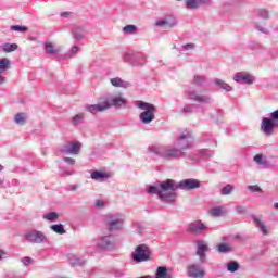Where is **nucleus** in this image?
Returning <instances> with one entry per match:
<instances>
[{
    "instance_id": "nucleus-2",
    "label": "nucleus",
    "mask_w": 278,
    "mask_h": 278,
    "mask_svg": "<svg viewBox=\"0 0 278 278\" xmlns=\"http://www.w3.org/2000/svg\"><path fill=\"white\" fill-rule=\"evenodd\" d=\"M188 138H190L189 132L184 131L178 138V146L180 149L169 148L162 153V157L165 160H177L179 157H185L186 151L190 149V142L187 141Z\"/></svg>"
},
{
    "instance_id": "nucleus-29",
    "label": "nucleus",
    "mask_w": 278,
    "mask_h": 278,
    "mask_svg": "<svg viewBox=\"0 0 278 278\" xmlns=\"http://www.w3.org/2000/svg\"><path fill=\"white\" fill-rule=\"evenodd\" d=\"M123 31L124 34H136L138 31V27H136V25L129 24L123 28Z\"/></svg>"
},
{
    "instance_id": "nucleus-30",
    "label": "nucleus",
    "mask_w": 278,
    "mask_h": 278,
    "mask_svg": "<svg viewBox=\"0 0 278 278\" xmlns=\"http://www.w3.org/2000/svg\"><path fill=\"white\" fill-rule=\"evenodd\" d=\"M46 52L50 55H55V53H58V49L53 47V43H46Z\"/></svg>"
},
{
    "instance_id": "nucleus-46",
    "label": "nucleus",
    "mask_w": 278,
    "mask_h": 278,
    "mask_svg": "<svg viewBox=\"0 0 278 278\" xmlns=\"http://www.w3.org/2000/svg\"><path fill=\"white\" fill-rule=\"evenodd\" d=\"M5 83V77L0 75V84H4Z\"/></svg>"
},
{
    "instance_id": "nucleus-37",
    "label": "nucleus",
    "mask_w": 278,
    "mask_h": 278,
    "mask_svg": "<svg viewBox=\"0 0 278 278\" xmlns=\"http://www.w3.org/2000/svg\"><path fill=\"white\" fill-rule=\"evenodd\" d=\"M12 31H28L29 28L21 25L11 26Z\"/></svg>"
},
{
    "instance_id": "nucleus-20",
    "label": "nucleus",
    "mask_w": 278,
    "mask_h": 278,
    "mask_svg": "<svg viewBox=\"0 0 278 278\" xmlns=\"http://www.w3.org/2000/svg\"><path fill=\"white\" fill-rule=\"evenodd\" d=\"M108 226L111 230L121 229V227H123V220L118 218L111 219L108 222Z\"/></svg>"
},
{
    "instance_id": "nucleus-12",
    "label": "nucleus",
    "mask_w": 278,
    "mask_h": 278,
    "mask_svg": "<svg viewBox=\"0 0 278 278\" xmlns=\"http://www.w3.org/2000/svg\"><path fill=\"white\" fill-rule=\"evenodd\" d=\"M207 229V226L201 222H193L189 225V231L191 233H203Z\"/></svg>"
},
{
    "instance_id": "nucleus-42",
    "label": "nucleus",
    "mask_w": 278,
    "mask_h": 278,
    "mask_svg": "<svg viewBox=\"0 0 278 278\" xmlns=\"http://www.w3.org/2000/svg\"><path fill=\"white\" fill-rule=\"evenodd\" d=\"M104 204H105V203L103 202V200H98V201L96 202V206H97V207H103Z\"/></svg>"
},
{
    "instance_id": "nucleus-40",
    "label": "nucleus",
    "mask_w": 278,
    "mask_h": 278,
    "mask_svg": "<svg viewBox=\"0 0 278 278\" xmlns=\"http://www.w3.org/2000/svg\"><path fill=\"white\" fill-rule=\"evenodd\" d=\"M22 262H23V264H24L25 266H29V264H31L33 260H31V257H24V258L22 260Z\"/></svg>"
},
{
    "instance_id": "nucleus-13",
    "label": "nucleus",
    "mask_w": 278,
    "mask_h": 278,
    "mask_svg": "<svg viewBox=\"0 0 278 278\" xmlns=\"http://www.w3.org/2000/svg\"><path fill=\"white\" fill-rule=\"evenodd\" d=\"M189 99L197 101V103H207V101H210V97L199 92H191Z\"/></svg>"
},
{
    "instance_id": "nucleus-6",
    "label": "nucleus",
    "mask_w": 278,
    "mask_h": 278,
    "mask_svg": "<svg viewBox=\"0 0 278 278\" xmlns=\"http://www.w3.org/2000/svg\"><path fill=\"white\" fill-rule=\"evenodd\" d=\"M79 151H81V143L79 141L66 143L61 150L62 153L70 155H79Z\"/></svg>"
},
{
    "instance_id": "nucleus-21",
    "label": "nucleus",
    "mask_w": 278,
    "mask_h": 278,
    "mask_svg": "<svg viewBox=\"0 0 278 278\" xmlns=\"http://www.w3.org/2000/svg\"><path fill=\"white\" fill-rule=\"evenodd\" d=\"M11 61L8 58L0 59V75L1 73H5V71H9Z\"/></svg>"
},
{
    "instance_id": "nucleus-43",
    "label": "nucleus",
    "mask_w": 278,
    "mask_h": 278,
    "mask_svg": "<svg viewBox=\"0 0 278 278\" xmlns=\"http://www.w3.org/2000/svg\"><path fill=\"white\" fill-rule=\"evenodd\" d=\"M194 81H195V84H201V81H203V77L202 76H195Z\"/></svg>"
},
{
    "instance_id": "nucleus-5",
    "label": "nucleus",
    "mask_w": 278,
    "mask_h": 278,
    "mask_svg": "<svg viewBox=\"0 0 278 278\" xmlns=\"http://www.w3.org/2000/svg\"><path fill=\"white\" fill-rule=\"evenodd\" d=\"M274 130H275V119L264 117L261 123V131H263L265 136H273Z\"/></svg>"
},
{
    "instance_id": "nucleus-27",
    "label": "nucleus",
    "mask_w": 278,
    "mask_h": 278,
    "mask_svg": "<svg viewBox=\"0 0 278 278\" xmlns=\"http://www.w3.org/2000/svg\"><path fill=\"white\" fill-rule=\"evenodd\" d=\"M52 231L55 233H60L61 236L66 233V230L64 229V225L62 224H55L51 226Z\"/></svg>"
},
{
    "instance_id": "nucleus-39",
    "label": "nucleus",
    "mask_w": 278,
    "mask_h": 278,
    "mask_svg": "<svg viewBox=\"0 0 278 278\" xmlns=\"http://www.w3.org/2000/svg\"><path fill=\"white\" fill-rule=\"evenodd\" d=\"M254 162H256V164H264L262 154H256L254 156Z\"/></svg>"
},
{
    "instance_id": "nucleus-44",
    "label": "nucleus",
    "mask_w": 278,
    "mask_h": 278,
    "mask_svg": "<svg viewBox=\"0 0 278 278\" xmlns=\"http://www.w3.org/2000/svg\"><path fill=\"white\" fill-rule=\"evenodd\" d=\"M68 16H71V12H63V13H61V17L62 18H66Z\"/></svg>"
},
{
    "instance_id": "nucleus-36",
    "label": "nucleus",
    "mask_w": 278,
    "mask_h": 278,
    "mask_svg": "<svg viewBox=\"0 0 278 278\" xmlns=\"http://www.w3.org/2000/svg\"><path fill=\"white\" fill-rule=\"evenodd\" d=\"M229 251H231V249L229 248V245H227V243H220L218 245V252L219 253H227Z\"/></svg>"
},
{
    "instance_id": "nucleus-15",
    "label": "nucleus",
    "mask_w": 278,
    "mask_h": 278,
    "mask_svg": "<svg viewBox=\"0 0 278 278\" xmlns=\"http://www.w3.org/2000/svg\"><path fill=\"white\" fill-rule=\"evenodd\" d=\"M156 27H164V29H173L175 27V22H170V20H160L155 23Z\"/></svg>"
},
{
    "instance_id": "nucleus-45",
    "label": "nucleus",
    "mask_w": 278,
    "mask_h": 278,
    "mask_svg": "<svg viewBox=\"0 0 278 278\" xmlns=\"http://www.w3.org/2000/svg\"><path fill=\"white\" fill-rule=\"evenodd\" d=\"M185 49H194V43H188L184 46Z\"/></svg>"
},
{
    "instance_id": "nucleus-32",
    "label": "nucleus",
    "mask_w": 278,
    "mask_h": 278,
    "mask_svg": "<svg viewBox=\"0 0 278 278\" xmlns=\"http://www.w3.org/2000/svg\"><path fill=\"white\" fill-rule=\"evenodd\" d=\"M110 244H112V242L105 238H101L99 239V247H101V249H108V247H110Z\"/></svg>"
},
{
    "instance_id": "nucleus-25",
    "label": "nucleus",
    "mask_w": 278,
    "mask_h": 278,
    "mask_svg": "<svg viewBox=\"0 0 278 278\" xmlns=\"http://www.w3.org/2000/svg\"><path fill=\"white\" fill-rule=\"evenodd\" d=\"M216 86H219L223 90H226V92H231L232 88L229 86V84L223 81L222 79H215Z\"/></svg>"
},
{
    "instance_id": "nucleus-33",
    "label": "nucleus",
    "mask_w": 278,
    "mask_h": 278,
    "mask_svg": "<svg viewBox=\"0 0 278 278\" xmlns=\"http://www.w3.org/2000/svg\"><path fill=\"white\" fill-rule=\"evenodd\" d=\"M43 218H45L46 220H55V219L59 218V215H58V213H55V212H50V213L43 215Z\"/></svg>"
},
{
    "instance_id": "nucleus-3",
    "label": "nucleus",
    "mask_w": 278,
    "mask_h": 278,
    "mask_svg": "<svg viewBox=\"0 0 278 278\" xmlns=\"http://www.w3.org/2000/svg\"><path fill=\"white\" fill-rule=\"evenodd\" d=\"M139 110H143V112L139 115V118L143 125H149L152 121H155V105L149 102H139Z\"/></svg>"
},
{
    "instance_id": "nucleus-47",
    "label": "nucleus",
    "mask_w": 278,
    "mask_h": 278,
    "mask_svg": "<svg viewBox=\"0 0 278 278\" xmlns=\"http://www.w3.org/2000/svg\"><path fill=\"white\" fill-rule=\"evenodd\" d=\"M77 51H78V48L75 46V47L72 49V52H73V53H77Z\"/></svg>"
},
{
    "instance_id": "nucleus-4",
    "label": "nucleus",
    "mask_w": 278,
    "mask_h": 278,
    "mask_svg": "<svg viewBox=\"0 0 278 278\" xmlns=\"http://www.w3.org/2000/svg\"><path fill=\"white\" fill-rule=\"evenodd\" d=\"M151 257V251L147 244H140L132 253V260L137 263L147 262Z\"/></svg>"
},
{
    "instance_id": "nucleus-24",
    "label": "nucleus",
    "mask_w": 278,
    "mask_h": 278,
    "mask_svg": "<svg viewBox=\"0 0 278 278\" xmlns=\"http://www.w3.org/2000/svg\"><path fill=\"white\" fill-rule=\"evenodd\" d=\"M4 53H12V51H16L18 49V45L16 43H4L2 46Z\"/></svg>"
},
{
    "instance_id": "nucleus-38",
    "label": "nucleus",
    "mask_w": 278,
    "mask_h": 278,
    "mask_svg": "<svg viewBox=\"0 0 278 278\" xmlns=\"http://www.w3.org/2000/svg\"><path fill=\"white\" fill-rule=\"evenodd\" d=\"M248 190H250V192H261V193L263 192L262 188H260V186H257V185L249 186Z\"/></svg>"
},
{
    "instance_id": "nucleus-7",
    "label": "nucleus",
    "mask_w": 278,
    "mask_h": 278,
    "mask_svg": "<svg viewBox=\"0 0 278 278\" xmlns=\"http://www.w3.org/2000/svg\"><path fill=\"white\" fill-rule=\"evenodd\" d=\"M188 277L192 278H203L205 277V270L201 269L199 266L191 264L187 267Z\"/></svg>"
},
{
    "instance_id": "nucleus-17",
    "label": "nucleus",
    "mask_w": 278,
    "mask_h": 278,
    "mask_svg": "<svg viewBox=\"0 0 278 278\" xmlns=\"http://www.w3.org/2000/svg\"><path fill=\"white\" fill-rule=\"evenodd\" d=\"M125 103H127V100H125V98L119 96L117 98L111 99V101L109 102V105L110 108H112V105L114 108H121V105H125Z\"/></svg>"
},
{
    "instance_id": "nucleus-10",
    "label": "nucleus",
    "mask_w": 278,
    "mask_h": 278,
    "mask_svg": "<svg viewBox=\"0 0 278 278\" xmlns=\"http://www.w3.org/2000/svg\"><path fill=\"white\" fill-rule=\"evenodd\" d=\"M253 222L255 223L256 227L262 231L264 236H268V226L262 218V216L257 217L255 215L252 216Z\"/></svg>"
},
{
    "instance_id": "nucleus-48",
    "label": "nucleus",
    "mask_w": 278,
    "mask_h": 278,
    "mask_svg": "<svg viewBox=\"0 0 278 278\" xmlns=\"http://www.w3.org/2000/svg\"><path fill=\"white\" fill-rule=\"evenodd\" d=\"M3 170V165L0 164V172Z\"/></svg>"
},
{
    "instance_id": "nucleus-41",
    "label": "nucleus",
    "mask_w": 278,
    "mask_h": 278,
    "mask_svg": "<svg viewBox=\"0 0 278 278\" xmlns=\"http://www.w3.org/2000/svg\"><path fill=\"white\" fill-rule=\"evenodd\" d=\"M64 162H67V164H75V160L72 157H65Z\"/></svg>"
},
{
    "instance_id": "nucleus-11",
    "label": "nucleus",
    "mask_w": 278,
    "mask_h": 278,
    "mask_svg": "<svg viewBox=\"0 0 278 278\" xmlns=\"http://www.w3.org/2000/svg\"><path fill=\"white\" fill-rule=\"evenodd\" d=\"M235 81H244V84H253V77L247 72H239L233 77Z\"/></svg>"
},
{
    "instance_id": "nucleus-8",
    "label": "nucleus",
    "mask_w": 278,
    "mask_h": 278,
    "mask_svg": "<svg viewBox=\"0 0 278 278\" xmlns=\"http://www.w3.org/2000/svg\"><path fill=\"white\" fill-rule=\"evenodd\" d=\"M201 182L197 179H185L179 182L178 188H182V190H194L200 188Z\"/></svg>"
},
{
    "instance_id": "nucleus-18",
    "label": "nucleus",
    "mask_w": 278,
    "mask_h": 278,
    "mask_svg": "<svg viewBox=\"0 0 278 278\" xmlns=\"http://www.w3.org/2000/svg\"><path fill=\"white\" fill-rule=\"evenodd\" d=\"M110 175L105 172L96 170L91 174V179H94L96 181H103L104 179H108Z\"/></svg>"
},
{
    "instance_id": "nucleus-9",
    "label": "nucleus",
    "mask_w": 278,
    "mask_h": 278,
    "mask_svg": "<svg viewBox=\"0 0 278 278\" xmlns=\"http://www.w3.org/2000/svg\"><path fill=\"white\" fill-rule=\"evenodd\" d=\"M87 112L94 114L96 112H105V110H110V101H104L100 104H92L86 106Z\"/></svg>"
},
{
    "instance_id": "nucleus-26",
    "label": "nucleus",
    "mask_w": 278,
    "mask_h": 278,
    "mask_svg": "<svg viewBox=\"0 0 278 278\" xmlns=\"http://www.w3.org/2000/svg\"><path fill=\"white\" fill-rule=\"evenodd\" d=\"M111 84L112 86H114L115 88H126L125 86V81L118 77L116 78H112L111 79Z\"/></svg>"
},
{
    "instance_id": "nucleus-19",
    "label": "nucleus",
    "mask_w": 278,
    "mask_h": 278,
    "mask_svg": "<svg viewBox=\"0 0 278 278\" xmlns=\"http://www.w3.org/2000/svg\"><path fill=\"white\" fill-rule=\"evenodd\" d=\"M205 251H207V244L199 243L197 255H199L201 262H205Z\"/></svg>"
},
{
    "instance_id": "nucleus-16",
    "label": "nucleus",
    "mask_w": 278,
    "mask_h": 278,
    "mask_svg": "<svg viewBox=\"0 0 278 278\" xmlns=\"http://www.w3.org/2000/svg\"><path fill=\"white\" fill-rule=\"evenodd\" d=\"M202 3H207V0H186V5L188 10H194L202 5Z\"/></svg>"
},
{
    "instance_id": "nucleus-22",
    "label": "nucleus",
    "mask_w": 278,
    "mask_h": 278,
    "mask_svg": "<svg viewBox=\"0 0 278 278\" xmlns=\"http://www.w3.org/2000/svg\"><path fill=\"white\" fill-rule=\"evenodd\" d=\"M211 216H223L225 214V207L218 206V207H213L208 211Z\"/></svg>"
},
{
    "instance_id": "nucleus-31",
    "label": "nucleus",
    "mask_w": 278,
    "mask_h": 278,
    "mask_svg": "<svg viewBox=\"0 0 278 278\" xmlns=\"http://www.w3.org/2000/svg\"><path fill=\"white\" fill-rule=\"evenodd\" d=\"M84 121V113H78L72 118L73 125H79Z\"/></svg>"
},
{
    "instance_id": "nucleus-35",
    "label": "nucleus",
    "mask_w": 278,
    "mask_h": 278,
    "mask_svg": "<svg viewBox=\"0 0 278 278\" xmlns=\"http://www.w3.org/2000/svg\"><path fill=\"white\" fill-rule=\"evenodd\" d=\"M231 192H233V187L231 185L222 188V194L224 195L231 194Z\"/></svg>"
},
{
    "instance_id": "nucleus-34",
    "label": "nucleus",
    "mask_w": 278,
    "mask_h": 278,
    "mask_svg": "<svg viewBox=\"0 0 278 278\" xmlns=\"http://www.w3.org/2000/svg\"><path fill=\"white\" fill-rule=\"evenodd\" d=\"M238 268H240V265L238 263H236V262L228 263L229 273H236V270H238Z\"/></svg>"
},
{
    "instance_id": "nucleus-28",
    "label": "nucleus",
    "mask_w": 278,
    "mask_h": 278,
    "mask_svg": "<svg viewBox=\"0 0 278 278\" xmlns=\"http://www.w3.org/2000/svg\"><path fill=\"white\" fill-rule=\"evenodd\" d=\"M14 122H15L17 125H25V123H27V119L25 118V113H17V114L15 115Z\"/></svg>"
},
{
    "instance_id": "nucleus-1",
    "label": "nucleus",
    "mask_w": 278,
    "mask_h": 278,
    "mask_svg": "<svg viewBox=\"0 0 278 278\" xmlns=\"http://www.w3.org/2000/svg\"><path fill=\"white\" fill-rule=\"evenodd\" d=\"M179 188V185L173 179H167L160 184L159 187L151 186L148 189V194H159L161 201L165 203H173L177 199L175 190Z\"/></svg>"
},
{
    "instance_id": "nucleus-14",
    "label": "nucleus",
    "mask_w": 278,
    "mask_h": 278,
    "mask_svg": "<svg viewBox=\"0 0 278 278\" xmlns=\"http://www.w3.org/2000/svg\"><path fill=\"white\" fill-rule=\"evenodd\" d=\"M26 240L29 242L40 243L45 240V235H42V232H30L26 235Z\"/></svg>"
},
{
    "instance_id": "nucleus-23",
    "label": "nucleus",
    "mask_w": 278,
    "mask_h": 278,
    "mask_svg": "<svg viewBox=\"0 0 278 278\" xmlns=\"http://www.w3.org/2000/svg\"><path fill=\"white\" fill-rule=\"evenodd\" d=\"M155 275L156 278H170V276H168V270L164 266L157 267Z\"/></svg>"
}]
</instances>
